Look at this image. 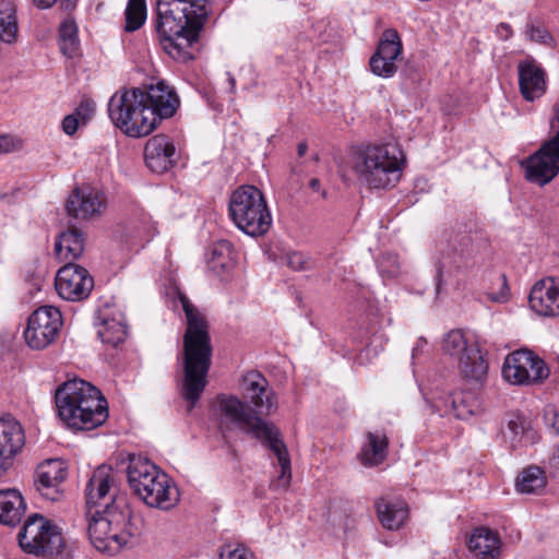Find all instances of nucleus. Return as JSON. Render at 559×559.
<instances>
[{"label":"nucleus","mask_w":559,"mask_h":559,"mask_svg":"<svg viewBox=\"0 0 559 559\" xmlns=\"http://www.w3.org/2000/svg\"><path fill=\"white\" fill-rule=\"evenodd\" d=\"M209 267L218 275L227 273L233 267L231 245L228 241H222L213 248Z\"/></svg>","instance_id":"obj_32"},{"label":"nucleus","mask_w":559,"mask_h":559,"mask_svg":"<svg viewBox=\"0 0 559 559\" xmlns=\"http://www.w3.org/2000/svg\"><path fill=\"white\" fill-rule=\"evenodd\" d=\"M509 428H510V429H513V430L516 432V428H518L516 423H515V421H512V420H511V421H509Z\"/></svg>","instance_id":"obj_54"},{"label":"nucleus","mask_w":559,"mask_h":559,"mask_svg":"<svg viewBox=\"0 0 559 559\" xmlns=\"http://www.w3.org/2000/svg\"><path fill=\"white\" fill-rule=\"evenodd\" d=\"M209 14L206 0H157L156 31L164 50L175 60H191Z\"/></svg>","instance_id":"obj_3"},{"label":"nucleus","mask_w":559,"mask_h":559,"mask_svg":"<svg viewBox=\"0 0 559 559\" xmlns=\"http://www.w3.org/2000/svg\"><path fill=\"white\" fill-rule=\"evenodd\" d=\"M437 290L440 289V286L443 282V270H442V266L441 265H438L437 267Z\"/></svg>","instance_id":"obj_49"},{"label":"nucleus","mask_w":559,"mask_h":559,"mask_svg":"<svg viewBox=\"0 0 559 559\" xmlns=\"http://www.w3.org/2000/svg\"><path fill=\"white\" fill-rule=\"evenodd\" d=\"M520 92L525 100L534 102L546 92V72L534 60L525 59L518 64Z\"/></svg>","instance_id":"obj_22"},{"label":"nucleus","mask_w":559,"mask_h":559,"mask_svg":"<svg viewBox=\"0 0 559 559\" xmlns=\"http://www.w3.org/2000/svg\"><path fill=\"white\" fill-rule=\"evenodd\" d=\"M60 50L67 57H73L79 48L78 27L73 20L67 19L59 26Z\"/></svg>","instance_id":"obj_33"},{"label":"nucleus","mask_w":559,"mask_h":559,"mask_svg":"<svg viewBox=\"0 0 559 559\" xmlns=\"http://www.w3.org/2000/svg\"><path fill=\"white\" fill-rule=\"evenodd\" d=\"M549 465L559 471V445L555 448L552 455L549 459Z\"/></svg>","instance_id":"obj_46"},{"label":"nucleus","mask_w":559,"mask_h":559,"mask_svg":"<svg viewBox=\"0 0 559 559\" xmlns=\"http://www.w3.org/2000/svg\"><path fill=\"white\" fill-rule=\"evenodd\" d=\"M87 534L92 545L100 552L116 555L135 535L131 523V509L127 497L119 493L111 466L99 465L85 487Z\"/></svg>","instance_id":"obj_1"},{"label":"nucleus","mask_w":559,"mask_h":559,"mask_svg":"<svg viewBox=\"0 0 559 559\" xmlns=\"http://www.w3.org/2000/svg\"><path fill=\"white\" fill-rule=\"evenodd\" d=\"M451 247L461 264H466L475 253L473 239L467 234L455 237L451 242Z\"/></svg>","instance_id":"obj_37"},{"label":"nucleus","mask_w":559,"mask_h":559,"mask_svg":"<svg viewBox=\"0 0 559 559\" xmlns=\"http://www.w3.org/2000/svg\"><path fill=\"white\" fill-rule=\"evenodd\" d=\"M19 35L16 7L12 0H0V40L13 44Z\"/></svg>","instance_id":"obj_30"},{"label":"nucleus","mask_w":559,"mask_h":559,"mask_svg":"<svg viewBox=\"0 0 559 559\" xmlns=\"http://www.w3.org/2000/svg\"><path fill=\"white\" fill-rule=\"evenodd\" d=\"M472 346H477L475 343H468L464 334L460 330L450 331L442 342L444 353L455 357L457 361L462 356H465Z\"/></svg>","instance_id":"obj_34"},{"label":"nucleus","mask_w":559,"mask_h":559,"mask_svg":"<svg viewBox=\"0 0 559 559\" xmlns=\"http://www.w3.org/2000/svg\"><path fill=\"white\" fill-rule=\"evenodd\" d=\"M17 539L24 551L37 556L57 555L63 546L58 527L38 514L26 520L19 532Z\"/></svg>","instance_id":"obj_11"},{"label":"nucleus","mask_w":559,"mask_h":559,"mask_svg":"<svg viewBox=\"0 0 559 559\" xmlns=\"http://www.w3.org/2000/svg\"><path fill=\"white\" fill-rule=\"evenodd\" d=\"M75 2L76 0H61V3L64 4L66 9L73 8Z\"/></svg>","instance_id":"obj_52"},{"label":"nucleus","mask_w":559,"mask_h":559,"mask_svg":"<svg viewBox=\"0 0 559 559\" xmlns=\"http://www.w3.org/2000/svg\"><path fill=\"white\" fill-rule=\"evenodd\" d=\"M229 215L245 234L259 237L272 225V216L263 193L254 186L237 188L229 198Z\"/></svg>","instance_id":"obj_9"},{"label":"nucleus","mask_w":559,"mask_h":559,"mask_svg":"<svg viewBox=\"0 0 559 559\" xmlns=\"http://www.w3.org/2000/svg\"><path fill=\"white\" fill-rule=\"evenodd\" d=\"M82 124L80 118L74 114L67 115L62 120V130L68 135H73Z\"/></svg>","instance_id":"obj_43"},{"label":"nucleus","mask_w":559,"mask_h":559,"mask_svg":"<svg viewBox=\"0 0 559 559\" xmlns=\"http://www.w3.org/2000/svg\"><path fill=\"white\" fill-rule=\"evenodd\" d=\"M126 32L139 29L146 19L145 0H129L126 8Z\"/></svg>","instance_id":"obj_36"},{"label":"nucleus","mask_w":559,"mask_h":559,"mask_svg":"<svg viewBox=\"0 0 559 559\" xmlns=\"http://www.w3.org/2000/svg\"><path fill=\"white\" fill-rule=\"evenodd\" d=\"M459 368L465 380L481 384L487 377L488 364L484 359L478 346H472L469 352L461 357Z\"/></svg>","instance_id":"obj_27"},{"label":"nucleus","mask_w":559,"mask_h":559,"mask_svg":"<svg viewBox=\"0 0 559 559\" xmlns=\"http://www.w3.org/2000/svg\"><path fill=\"white\" fill-rule=\"evenodd\" d=\"M179 299L187 318L182 348L183 382L181 393L189 403L188 411L190 412L205 389L213 348L210 326L204 314L190 302L187 296L180 295Z\"/></svg>","instance_id":"obj_4"},{"label":"nucleus","mask_w":559,"mask_h":559,"mask_svg":"<svg viewBox=\"0 0 559 559\" xmlns=\"http://www.w3.org/2000/svg\"><path fill=\"white\" fill-rule=\"evenodd\" d=\"M379 271L383 277L395 278L401 274V264L396 254L384 253L379 260Z\"/></svg>","instance_id":"obj_38"},{"label":"nucleus","mask_w":559,"mask_h":559,"mask_svg":"<svg viewBox=\"0 0 559 559\" xmlns=\"http://www.w3.org/2000/svg\"><path fill=\"white\" fill-rule=\"evenodd\" d=\"M24 444L25 435L21 424L11 416L0 417V477L12 467L14 456Z\"/></svg>","instance_id":"obj_17"},{"label":"nucleus","mask_w":559,"mask_h":559,"mask_svg":"<svg viewBox=\"0 0 559 559\" xmlns=\"http://www.w3.org/2000/svg\"><path fill=\"white\" fill-rule=\"evenodd\" d=\"M241 389L247 399L257 409L269 415L276 408L274 392L269 389V382L260 372L251 371L242 378Z\"/></svg>","instance_id":"obj_20"},{"label":"nucleus","mask_w":559,"mask_h":559,"mask_svg":"<svg viewBox=\"0 0 559 559\" xmlns=\"http://www.w3.org/2000/svg\"><path fill=\"white\" fill-rule=\"evenodd\" d=\"M58 415L68 427L91 430L108 418V405L102 392L81 379L60 385L55 395Z\"/></svg>","instance_id":"obj_6"},{"label":"nucleus","mask_w":559,"mask_h":559,"mask_svg":"<svg viewBox=\"0 0 559 559\" xmlns=\"http://www.w3.org/2000/svg\"><path fill=\"white\" fill-rule=\"evenodd\" d=\"M25 513V503L20 491L0 490V523L8 526L19 524Z\"/></svg>","instance_id":"obj_26"},{"label":"nucleus","mask_w":559,"mask_h":559,"mask_svg":"<svg viewBox=\"0 0 559 559\" xmlns=\"http://www.w3.org/2000/svg\"><path fill=\"white\" fill-rule=\"evenodd\" d=\"M503 377L513 384L540 383L549 376L545 361L528 349H519L508 355Z\"/></svg>","instance_id":"obj_12"},{"label":"nucleus","mask_w":559,"mask_h":559,"mask_svg":"<svg viewBox=\"0 0 559 559\" xmlns=\"http://www.w3.org/2000/svg\"><path fill=\"white\" fill-rule=\"evenodd\" d=\"M441 416H454L457 419H466L475 412V401L472 393H454L447 395L436 405Z\"/></svg>","instance_id":"obj_24"},{"label":"nucleus","mask_w":559,"mask_h":559,"mask_svg":"<svg viewBox=\"0 0 559 559\" xmlns=\"http://www.w3.org/2000/svg\"><path fill=\"white\" fill-rule=\"evenodd\" d=\"M228 81H229V84H230V87H231V92H234L235 84H236V81H235L234 76L229 75Z\"/></svg>","instance_id":"obj_53"},{"label":"nucleus","mask_w":559,"mask_h":559,"mask_svg":"<svg viewBox=\"0 0 559 559\" xmlns=\"http://www.w3.org/2000/svg\"><path fill=\"white\" fill-rule=\"evenodd\" d=\"M497 34L498 36L501 38V39H509L513 32H512V28L509 24L507 23H500L498 26H497Z\"/></svg>","instance_id":"obj_45"},{"label":"nucleus","mask_w":559,"mask_h":559,"mask_svg":"<svg viewBox=\"0 0 559 559\" xmlns=\"http://www.w3.org/2000/svg\"><path fill=\"white\" fill-rule=\"evenodd\" d=\"M546 484L545 472L539 466L530 465L518 475L515 488L520 493L536 495L545 488Z\"/></svg>","instance_id":"obj_31"},{"label":"nucleus","mask_w":559,"mask_h":559,"mask_svg":"<svg viewBox=\"0 0 559 559\" xmlns=\"http://www.w3.org/2000/svg\"><path fill=\"white\" fill-rule=\"evenodd\" d=\"M427 344V341L424 337H420L417 341L416 346L413 348V358L423 349V347Z\"/></svg>","instance_id":"obj_47"},{"label":"nucleus","mask_w":559,"mask_h":559,"mask_svg":"<svg viewBox=\"0 0 559 559\" xmlns=\"http://www.w3.org/2000/svg\"><path fill=\"white\" fill-rule=\"evenodd\" d=\"M57 0H34L37 7L47 9L56 3Z\"/></svg>","instance_id":"obj_48"},{"label":"nucleus","mask_w":559,"mask_h":559,"mask_svg":"<svg viewBox=\"0 0 559 559\" xmlns=\"http://www.w3.org/2000/svg\"><path fill=\"white\" fill-rule=\"evenodd\" d=\"M528 302L538 316L559 317V277L547 276L537 281L531 289Z\"/></svg>","instance_id":"obj_18"},{"label":"nucleus","mask_w":559,"mask_h":559,"mask_svg":"<svg viewBox=\"0 0 559 559\" xmlns=\"http://www.w3.org/2000/svg\"><path fill=\"white\" fill-rule=\"evenodd\" d=\"M282 261L295 272L306 271L311 267L310 259L302 252L288 251L282 255Z\"/></svg>","instance_id":"obj_39"},{"label":"nucleus","mask_w":559,"mask_h":559,"mask_svg":"<svg viewBox=\"0 0 559 559\" xmlns=\"http://www.w3.org/2000/svg\"><path fill=\"white\" fill-rule=\"evenodd\" d=\"M526 35L532 41L551 46L554 38L549 31L542 24L530 23L526 27Z\"/></svg>","instance_id":"obj_40"},{"label":"nucleus","mask_w":559,"mask_h":559,"mask_svg":"<svg viewBox=\"0 0 559 559\" xmlns=\"http://www.w3.org/2000/svg\"><path fill=\"white\" fill-rule=\"evenodd\" d=\"M61 325L62 317L57 308L40 307L29 316L24 338L33 349H43L56 340Z\"/></svg>","instance_id":"obj_13"},{"label":"nucleus","mask_w":559,"mask_h":559,"mask_svg":"<svg viewBox=\"0 0 559 559\" xmlns=\"http://www.w3.org/2000/svg\"><path fill=\"white\" fill-rule=\"evenodd\" d=\"M175 153L176 147L167 135H154L144 147L145 164L151 171L164 174L174 166Z\"/></svg>","instance_id":"obj_21"},{"label":"nucleus","mask_w":559,"mask_h":559,"mask_svg":"<svg viewBox=\"0 0 559 559\" xmlns=\"http://www.w3.org/2000/svg\"><path fill=\"white\" fill-rule=\"evenodd\" d=\"M309 187H310L313 191H319V190H320V181H319V179H317V178H312V179L309 181Z\"/></svg>","instance_id":"obj_51"},{"label":"nucleus","mask_w":559,"mask_h":559,"mask_svg":"<svg viewBox=\"0 0 559 559\" xmlns=\"http://www.w3.org/2000/svg\"><path fill=\"white\" fill-rule=\"evenodd\" d=\"M403 50L402 40L396 29L388 28L382 33L377 51L370 58L369 64L373 74L384 79L391 78L397 71L396 60Z\"/></svg>","instance_id":"obj_15"},{"label":"nucleus","mask_w":559,"mask_h":559,"mask_svg":"<svg viewBox=\"0 0 559 559\" xmlns=\"http://www.w3.org/2000/svg\"><path fill=\"white\" fill-rule=\"evenodd\" d=\"M307 150H308L307 143H305V142L299 143L297 146L298 156L302 157L306 154Z\"/></svg>","instance_id":"obj_50"},{"label":"nucleus","mask_w":559,"mask_h":559,"mask_svg":"<svg viewBox=\"0 0 559 559\" xmlns=\"http://www.w3.org/2000/svg\"><path fill=\"white\" fill-rule=\"evenodd\" d=\"M84 251V237L78 228H69L60 234L55 245L59 260L67 263L76 260Z\"/></svg>","instance_id":"obj_28"},{"label":"nucleus","mask_w":559,"mask_h":559,"mask_svg":"<svg viewBox=\"0 0 559 559\" xmlns=\"http://www.w3.org/2000/svg\"><path fill=\"white\" fill-rule=\"evenodd\" d=\"M554 135L528 158L522 162L525 178L539 186H545L559 174V108H555V116L550 120Z\"/></svg>","instance_id":"obj_10"},{"label":"nucleus","mask_w":559,"mask_h":559,"mask_svg":"<svg viewBox=\"0 0 559 559\" xmlns=\"http://www.w3.org/2000/svg\"><path fill=\"white\" fill-rule=\"evenodd\" d=\"M97 334L103 343L117 346L124 342L127 337V326L116 320H104Z\"/></svg>","instance_id":"obj_35"},{"label":"nucleus","mask_w":559,"mask_h":559,"mask_svg":"<svg viewBox=\"0 0 559 559\" xmlns=\"http://www.w3.org/2000/svg\"><path fill=\"white\" fill-rule=\"evenodd\" d=\"M377 514L380 523L388 530H399L408 516V508L402 500H386L380 498L376 502Z\"/></svg>","instance_id":"obj_25"},{"label":"nucleus","mask_w":559,"mask_h":559,"mask_svg":"<svg viewBox=\"0 0 559 559\" xmlns=\"http://www.w3.org/2000/svg\"><path fill=\"white\" fill-rule=\"evenodd\" d=\"M217 405L225 421L234 424L241 431L260 440L276 455L281 475L274 486L286 488L292 476L290 460L278 429L272 423L261 419L252 408L236 396L219 395Z\"/></svg>","instance_id":"obj_5"},{"label":"nucleus","mask_w":559,"mask_h":559,"mask_svg":"<svg viewBox=\"0 0 559 559\" xmlns=\"http://www.w3.org/2000/svg\"><path fill=\"white\" fill-rule=\"evenodd\" d=\"M67 466L60 460H47L40 463L34 475L35 489L40 496L50 501L62 497L61 484L67 478Z\"/></svg>","instance_id":"obj_16"},{"label":"nucleus","mask_w":559,"mask_h":559,"mask_svg":"<svg viewBox=\"0 0 559 559\" xmlns=\"http://www.w3.org/2000/svg\"><path fill=\"white\" fill-rule=\"evenodd\" d=\"M127 478L132 492L150 508L169 510L179 501L177 486L145 457H130Z\"/></svg>","instance_id":"obj_7"},{"label":"nucleus","mask_w":559,"mask_h":559,"mask_svg":"<svg viewBox=\"0 0 559 559\" xmlns=\"http://www.w3.org/2000/svg\"><path fill=\"white\" fill-rule=\"evenodd\" d=\"M15 148L14 140L8 135H0V154H7Z\"/></svg>","instance_id":"obj_44"},{"label":"nucleus","mask_w":559,"mask_h":559,"mask_svg":"<svg viewBox=\"0 0 559 559\" xmlns=\"http://www.w3.org/2000/svg\"><path fill=\"white\" fill-rule=\"evenodd\" d=\"M402 152L393 145H369L358 152L352 165L358 181L369 189H388L402 176Z\"/></svg>","instance_id":"obj_8"},{"label":"nucleus","mask_w":559,"mask_h":559,"mask_svg":"<svg viewBox=\"0 0 559 559\" xmlns=\"http://www.w3.org/2000/svg\"><path fill=\"white\" fill-rule=\"evenodd\" d=\"M95 111V104L93 100L85 99L80 103V105L75 108L74 115L80 118L82 124H86L90 118L93 116Z\"/></svg>","instance_id":"obj_42"},{"label":"nucleus","mask_w":559,"mask_h":559,"mask_svg":"<svg viewBox=\"0 0 559 559\" xmlns=\"http://www.w3.org/2000/svg\"><path fill=\"white\" fill-rule=\"evenodd\" d=\"M468 548L479 559H496L500 551V539L490 528L477 527L469 537Z\"/></svg>","instance_id":"obj_23"},{"label":"nucleus","mask_w":559,"mask_h":559,"mask_svg":"<svg viewBox=\"0 0 559 559\" xmlns=\"http://www.w3.org/2000/svg\"><path fill=\"white\" fill-rule=\"evenodd\" d=\"M180 99L164 81L144 88L134 87L116 92L108 103L111 122L126 135L146 136L162 120L173 117Z\"/></svg>","instance_id":"obj_2"},{"label":"nucleus","mask_w":559,"mask_h":559,"mask_svg":"<svg viewBox=\"0 0 559 559\" xmlns=\"http://www.w3.org/2000/svg\"><path fill=\"white\" fill-rule=\"evenodd\" d=\"M219 559H253L252 554L243 546L235 547L228 545L219 554Z\"/></svg>","instance_id":"obj_41"},{"label":"nucleus","mask_w":559,"mask_h":559,"mask_svg":"<svg viewBox=\"0 0 559 559\" xmlns=\"http://www.w3.org/2000/svg\"><path fill=\"white\" fill-rule=\"evenodd\" d=\"M352 522H353V520H350V519H348V518H347V519H346V521H345V523L343 524L344 528H345V530L349 528V526H350V523H352Z\"/></svg>","instance_id":"obj_55"},{"label":"nucleus","mask_w":559,"mask_h":559,"mask_svg":"<svg viewBox=\"0 0 559 559\" xmlns=\"http://www.w3.org/2000/svg\"><path fill=\"white\" fill-rule=\"evenodd\" d=\"M388 454V439L379 432H368L367 443L359 453V460L364 466H376L381 464Z\"/></svg>","instance_id":"obj_29"},{"label":"nucleus","mask_w":559,"mask_h":559,"mask_svg":"<svg viewBox=\"0 0 559 559\" xmlns=\"http://www.w3.org/2000/svg\"><path fill=\"white\" fill-rule=\"evenodd\" d=\"M106 206L105 194L94 189H74L66 204L67 212L74 218H92Z\"/></svg>","instance_id":"obj_19"},{"label":"nucleus","mask_w":559,"mask_h":559,"mask_svg":"<svg viewBox=\"0 0 559 559\" xmlns=\"http://www.w3.org/2000/svg\"><path fill=\"white\" fill-rule=\"evenodd\" d=\"M55 285L64 300L80 301L88 297L94 281L86 269L69 262L58 271Z\"/></svg>","instance_id":"obj_14"}]
</instances>
